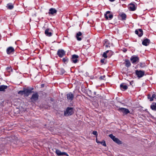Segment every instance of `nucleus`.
<instances>
[{
    "label": "nucleus",
    "instance_id": "30",
    "mask_svg": "<svg viewBox=\"0 0 156 156\" xmlns=\"http://www.w3.org/2000/svg\"><path fill=\"white\" fill-rule=\"evenodd\" d=\"M102 145L104 146H106V144L105 143V141L103 140L102 141L100 142V143Z\"/></svg>",
    "mask_w": 156,
    "mask_h": 156
},
{
    "label": "nucleus",
    "instance_id": "27",
    "mask_svg": "<svg viewBox=\"0 0 156 156\" xmlns=\"http://www.w3.org/2000/svg\"><path fill=\"white\" fill-rule=\"evenodd\" d=\"M125 61V66L126 67H128L131 65V63L129 60L126 59Z\"/></svg>",
    "mask_w": 156,
    "mask_h": 156
},
{
    "label": "nucleus",
    "instance_id": "31",
    "mask_svg": "<svg viewBox=\"0 0 156 156\" xmlns=\"http://www.w3.org/2000/svg\"><path fill=\"white\" fill-rule=\"evenodd\" d=\"M6 69L8 71L10 72V70H11V71H12V69H11L10 67H8L6 68Z\"/></svg>",
    "mask_w": 156,
    "mask_h": 156
},
{
    "label": "nucleus",
    "instance_id": "1",
    "mask_svg": "<svg viewBox=\"0 0 156 156\" xmlns=\"http://www.w3.org/2000/svg\"><path fill=\"white\" fill-rule=\"evenodd\" d=\"M109 136L114 142L118 144H122V142L121 141H120L118 138H116L112 134L109 135Z\"/></svg>",
    "mask_w": 156,
    "mask_h": 156
},
{
    "label": "nucleus",
    "instance_id": "38",
    "mask_svg": "<svg viewBox=\"0 0 156 156\" xmlns=\"http://www.w3.org/2000/svg\"><path fill=\"white\" fill-rule=\"evenodd\" d=\"M127 50L126 49H124V50H123V51L124 52H125Z\"/></svg>",
    "mask_w": 156,
    "mask_h": 156
},
{
    "label": "nucleus",
    "instance_id": "29",
    "mask_svg": "<svg viewBox=\"0 0 156 156\" xmlns=\"http://www.w3.org/2000/svg\"><path fill=\"white\" fill-rule=\"evenodd\" d=\"M18 94L21 95H24V89L23 90H20L18 92Z\"/></svg>",
    "mask_w": 156,
    "mask_h": 156
},
{
    "label": "nucleus",
    "instance_id": "35",
    "mask_svg": "<svg viewBox=\"0 0 156 156\" xmlns=\"http://www.w3.org/2000/svg\"><path fill=\"white\" fill-rule=\"evenodd\" d=\"M101 63H103L104 62V59H102L101 60Z\"/></svg>",
    "mask_w": 156,
    "mask_h": 156
},
{
    "label": "nucleus",
    "instance_id": "18",
    "mask_svg": "<svg viewBox=\"0 0 156 156\" xmlns=\"http://www.w3.org/2000/svg\"><path fill=\"white\" fill-rule=\"evenodd\" d=\"M45 34L48 37H50L52 35V33L50 31L49 29H46L45 31Z\"/></svg>",
    "mask_w": 156,
    "mask_h": 156
},
{
    "label": "nucleus",
    "instance_id": "2",
    "mask_svg": "<svg viewBox=\"0 0 156 156\" xmlns=\"http://www.w3.org/2000/svg\"><path fill=\"white\" fill-rule=\"evenodd\" d=\"M73 113V109L72 108H67L64 112L66 116H68L72 115Z\"/></svg>",
    "mask_w": 156,
    "mask_h": 156
},
{
    "label": "nucleus",
    "instance_id": "10",
    "mask_svg": "<svg viewBox=\"0 0 156 156\" xmlns=\"http://www.w3.org/2000/svg\"><path fill=\"white\" fill-rule=\"evenodd\" d=\"M136 75L139 77H142L144 74V71L141 70L138 71L136 70Z\"/></svg>",
    "mask_w": 156,
    "mask_h": 156
},
{
    "label": "nucleus",
    "instance_id": "17",
    "mask_svg": "<svg viewBox=\"0 0 156 156\" xmlns=\"http://www.w3.org/2000/svg\"><path fill=\"white\" fill-rule=\"evenodd\" d=\"M147 98L148 99H150V101H153L154 99H156V94H153L152 97H151L150 94H148L147 96Z\"/></svg>",
    "mask_w": 156,
    "mask_h": 156
},
{
    "label": "nucleus",
    "instance_id": "6",
    "mask_svg": "<svg viewBox=\"0 0 156 156\" xmlns=\"http://www.w3.org/2000/svg\"><path fill=\"white\" fill-rule=\"evenodd\" d=\"M57 54L59 57H62L65 55V52L62 49H59L57 51Z\"/></svg>",
    "mask_w": 156,
    "mask_h": 156
},
{
    "label": "nucleus",
    "instance_id": "39",
    "mask_svg": "<svg viewBox=\"0 0 156 156\" xmlns=\"http://www.w3.org/2000/svg\"><path fill=\"white\" fill-rule=\"evenodd\" d=\"M109 0L110 1L112 2H113V1H114L115 0Z\"/></svg>",
    "mask_w": 156,
    "mask_h": 156
},
{
    "label": "nucleus",
    "instance_id": "23",
    "mask_svg": "<svg viewBox=\"0 0 156 156\" xmlns=\"http://www.w3.org/2000/svg\"><path fill=\"white\" fill-rule=\"evenodd\" d=\"M49 11L48 12L49 14H53L57 12V11L55 9L51 8L49 9Z\"/></svg>",
    "mask_w": 156,
    "mask_h": 156
},
{
    "label": "nucleus",
    "instance_id": "33",
    "mask_svg": "<svg viewBox=\"0 0 156 156\" xmlns=\"http://www.w3.org/2000/svg\"><path fill=\"white\" fill-rule=\"evenodd\" d=\"M105 77V76H101L99 77V79H100V80H102V79H104V78Z\"/></svg>",
    "mask_w": 156,
    "mask_h": 156
},
{
    "label": "nucleus",
    "instance_id": "7",
    "mask_svg": "<svg viewBox=\"0 0 156 156\" xmlns=\"http://www.w3.org/2000/svg\"><path fill=\"white\" fill-rule=\"evenodd\" d=\"M24 96H28L29 94L31 93V90L33 89L30 90L26 88H24Z\"/></svg>",
    "mask_w": 156,
    "mask_h": 156
},
{
    "label": "nucleus",
    "instance_id": "32",
    "mask_svg": "<svg viewBox=\"0 0 156 156\" xmlns=\"http://www.w3.org/2000/svg\"><path fill=\"white\" fill-rule=\"evenodd\" d=\"M93 134L97 136V132L96 131H93Z\"/></svg>",
    "mask_w": 156,
    "mask_h": 156
},
{
    "label": "nucleus",
    "instance_id": "9",
    "mask_svg": "<svg viewBox=\"0 0 156 156\" xmlns=\"http://www.w3.org/2000/svg\"><path fill=\"white\" fill-rule=\"evenodd\" d=\"M68 101H72L74 98L73 94L71 92H69L66 95Z\"/></svg>",
    "mask_w": 156,
    "mask_h": 156
},
{
    "label": "nucleus",
    "instance_id": "13",
    "mask_svg": "<svg viewBox=\"0 0 156 156\" xmlns=\"http://www.w3.org/2000/svg\"><path fill=\"white\" fill-rule=\"evenodd\" d=\"M135 33L136 34L138 35L139 37L141 36L143 34V31L141 29H139L138 30H136Z\"/></svg>",
    "mask_w": 156,
    "mask_h": 156
},
{
    "label": "nucleus",
    "instance_id": "21",
    "mask_svg": "<svg viewBox=\"0 0 156 156\" xmlns=\"http://www.w3.org/2000/svg\"><path fill=\"white\" fill-rule=\"evenodd\" d=\"M130 60L133 63H134L138 61L139 58L137 57H132Z\"/></svg>",
    "mask_w": 156,
    "mask_h": 156
},
{
    "label": "nucleus",
    "instance_id": "3",
    "mask_svg": "<svg viewBox=\"0 0 156 156\" xmlns=\"http://www.w3.org/2000/svg\"><path fill=\"white\" fill-rule=\"evenodd\" d=\"M113 52L111 50H107L104 52L103 55V56L105 58H106L107 57H110L112 55Z\"/></svg>",
    "mask_w": 156,
    "mask_h": 156
},
{
    "label": "nucleus",
    "instance_id": "12",
    "mask_svg": "<svg viewBox=\"0 0 156 156\" xmlns=\"http://www.w3.org/2000/svg\"><path fill=\"white\" fill-rule=\"evenodd\" d=\"M129 8L130 10L133 11L136 10V7L135 5L133 3H130L129 6Z\"/></svg>",
    "mask_w": 156,
    "mask_h": 156
},
{
    "label": "nucleus",
    "instance_id": "19",
    "mask_svg": "<svg viewBox=\"0 0 156 156\" xmlns=\"http://www.w3.org/2000/svg\"><path fill=\"white\" fill-rule=\"evenodd\" d=\"M104 41V46L105 48H108L110 47V44L108 42V41L107 40H105Z\"/></svg>",
    "mask_w": 156,
    "mask_h": 156
},
{
    "label": "nucleus",
    "instance_id": "40",
    "mask_svg": "<svg viewBox=\"0 0 156 156\" xmlns=\"http://www.w3.org/2000/svg\"><path fill=\"white\" fill-rule=\"evenodd\" d=\"M108 52H109V54H108V55H111V52L110 51H109Z\"/></svg>",
    "mask_w": 156,
    "mask_h": 156
},
{
    "label": "nucleus",
    "instance_id": "41",
    "mask_svg": "<svg viewBox=\"0 0 156 156\" xmlns=\"http://www.w3.org/2000/svg\"><path fill=\"white\" fill-rule=\"evenodd\" d=\"M41 86L42 87H44V84H42L41 85Z\"/></svg>",
    "mask_w": 156,
    "mask_h": 156
},
{
    "label": "nucleus",
    "instance_id": "37",
    "mask_svg": "<svg viewBox=\"0 0 156 156\" xmlns=\"http://www.w3.org/2000/svg\"><path fill=\"white\" fill-rule=\"evenodd\" d=\"M98 140H97V139H96V141L97 143H100V141H98Z\"/></svg>",
    "mask_w": 156,
    "mask_h": 156
},
{
    "label": "nucleus",
    "instance_id": "11",
    "mask_svg": "<svg viewBox=\"0 0 156 156\" xmlns=\"http://www.w3.org/2000/svg\"><path fill=\"white\" fill-rule=\"evenodd\" d=\"M55 152L58 156L63 155H64L69 156L65 152H61L59 150L57 149L56 150Z\"/></svg>",
    "mask_w": 156,
    "mask_h": 156
},
{
    "label": "nucleus",
    "instance_id": "5",
    "mask_svg": "<svg viewBox=\"0 0 156 156\" xmlns=\"http://www.w3.org/2000/svg\"><path fill=\"white\" fill-rule=\"evenodd\" d=\"M105 16L106 19H108L109 18L110 20H111L113 16V15L111 14L110 12L109 11L106 12L105 14Z\"/></svg>",
    "mask_w": 156,
    "mask_h": 156
},
{
    "label": "nucleus",
    "instance_id": "25",
    "mask_svg": "<svg viewBox=\"0 0 156 156\" xmlns=\"http://www.w3.org/2000/svg\"><path fill=\"white\" fill-rule=\"evenodd\" d=\"M151 108L152 110L156 111V103H153L151 106Z\"/></svg>",
    "mask_w": 156,
    "mask_h": 156
},
{
    "label": "nucleus",
    "instance_id": "24",
    "mask_svg": "<svg viewBox=\"0 0 156 156\" xmlns=\"http://www.w3.org/2000/svg\"><path fill=\"white\" fill-rule=\"evenodd\" d=\"M6 7L9 9H11L13 8L14 6L12 4L9 3L7 5Z\"/></svg>",
    "mask_w": 156,
    "mask_h": 156
},
{
    "label": "nucleus",
    "instance_id": "34",
    "mask_svg": "<svg viewBox=\"0 0 156 156\" xmlns=\"http://www.w3.org/2000/svg\"><path fill=\"white\" fill-rule=\"evenodd\" d=\"M145 65L144 64H143V63H141L140 64V66L141 67H144Z\"/></svg>",
    "mask_w": 156,
    "mask_h": 156
},
{
    "label": "nucleus",
    "instance_id": "28",
    "mask_svg": "<svg viewBox=\"0 0 156 156\" xmlns=\"http://www.w3.org/2000/svg\"><path fill=\"white\" fill-rule=\"evenodd\" d=\"M122 20H125L126 18V15L125 13H122L120 15Z\"/></svg>",
    "mask_w": 156,
    "mask_h": 156
},
{
    "label": "nucleus",
    "instance_id": "8",
    "mask_svg": "<svg viewBox=\"0 0 156 156\" xmlns=\"http://www.w3.org/2000/svg\"><path fill=\"white\" fill-rule=\"evenodd\" d=\"M38 96L37 93L34 94L32 95L31 98V100L33 101H36L38 100Z\"/></svg>",
    "mask_w": 156,
    "mask_h": 156
},
{
    "label": "nucleus",
    "instance_id": "14",
    "mask_svg": "<svg viewBox=\"0 0 156 156\" xmlns=\"http://www.w3.org/2000/svg\"><path fill=\"white\" fill-rule=\"evenodd\" d=\"M150 41L148 39L146 38L144 40L142 41V44L145 46L148 45L150 43Z\"/></svg>",
    "mask_w": 156,
    "mask_h": 156
},
{
    "label": "nucleus",
    "instance_id": "22",
    "mask_svg": "<svg viewBox=\"0 0 156 156\" xmlns=\"http://www.w3.org/2000/svg\"><path fill=\"white\" fill-rule=\"evenodd\" d=\"M120 87L121 90L122 89L124 90H126L128 88V87L125 83H123L120 85Z\"/></svg>",
    "mask_w": 156,
    "mask_h": 156
},
{
    "label": "nucleus",
    "instance_id": "4",
    "mask_svg": "<svg viewBox=\"0 0 156 156\" xmlns=\"http://www.w3.org/2000/svg\"><path fill=\"white\" fill-rule=\"evenodd\" d=\"M118 110L122 112L124 115H126L130 112L128 109L123 108H120L118 109Z\"/></svg>",
    "mask_w": 156,
    "mask_h": 156
},
{
    "label": "nucleus",
    "instance_id": "15",
    "mask_svg": "<svg viewBox=\"0 0 156 156\" xmlns=\"http://www.w3.org/2000/svg\"><path fill=\"white\" fill-rule=\"evenodd\" d=\"M14 51V48L12 47H9L7 49L6 52L7 54H9L13 52Z\"/></svg>",
    "mask_w": 156,
    "mask_h": 156
},
{
    "label": "nucleus",
    "instance_id": "16",
    "mask_svg": "<svg viewBox=\"0 0 156 156\" xmlns=\"http://www.w3.org/2000/svg\"><path fill=\"white\" fill-rule=\"evenodd\" d=\"M78 58V55H73L72 58V60L73 62L74 63H76L78 61L77 58Z\"/></svg>",
    "mask_w": 156,
    "mask_h": 156
},
{
    "label": "nucleus",
    "instance_id": "26",
    "mask_svg": "<svg viewBox=\"0 0 156 156\" xmlns=\"http://www.w3.org/2000/svg\"><path fill=\"white\" fill-rule=\"evenodd\" d=\"M7 88V86H6L4 85H1L0 86V91H4Z\"/></svg>",
    "mask_w": 156,
    "mask_h": 156
},
{
    "label": "nucleus",
    "instance_id": "42",
    "mask_svg": "<svg viewBox=\"0 0 156 156\" xmlns=\"http://www.w3.org/2000/svg\"><path fill=\"white\" fill-rule=\"evenodd\" d=\"M121 1H125V0H121Z\"/></svg>",
    "mask_w": 156,
    "mask_h": 156
},
{
    "label": "nucleus",
    "instance_id": "43",
    "mask_svg": "<svg viewBox=\"0 0 156 156\" xmlns=\"http://www.w3.org/2000/svg\"><path fill=\"white\" fill-rule=\"evenodd\" d=\"M16 138H17L15 137V139L16 140Z\"/></svg>",
    "mask_w": 156,
    "mask_h": 156
},
{
    "label": "nucleus",
    "instance_id": "20",
    "mask_svg": "<svg viewBox=\"0 0 156 156\" xmlns=\"http://www.w3.org/2000/svg\"><path fill=\"white\" fill-rule=\"evenodd\" d=\"M82 34L80 32H78L76 34V37L77 40L79 41H80L82 40L81 37H79L82 36Z\"/></svg>",
    "mask_w": 156,
    "mask_h": 156
},
{
    "label": "nucleus",
    "instance_id": "36",
    "mask_svg": "<svg viewBox=\"0 0 156 156\" xmlns=\"http://www.w3.org/2000/svg\"><path fill=\"white\" fill-rule=\"evenodd\" d=\"M63 61L64 62H66V61L67 60L65 58H63Z\"/></svg>",
    "mask_w": 156,
    "mask_h": 156
}]
</instances>
